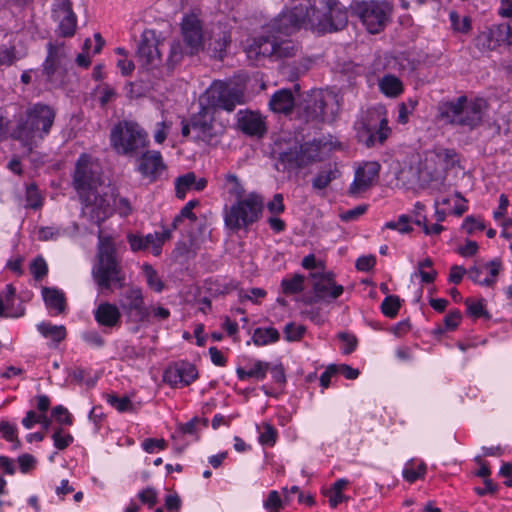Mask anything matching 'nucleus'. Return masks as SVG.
I'll return each mask as SVG.
<instances>
[{
  "mask_svg": "<svg viewBox=\"0 0 512 512\" xmlns=\"http://www.w3.org/2000/svg\"><path fill=\"white\" fill-rule=\"evenodd\" d=\"M55 117L54 108L43 103L33 104L18 115L10 137L19 142L23 155L29 156L49 135Z\"/></svg>",
  "mask_w": 512,
  "mask_h": 512,
  "instance_id": "nucleus-1",
  "label": "nucleus"
},
{
  "mask_svg": "<svg viewBox=\"0 0 512 512\" xmlns=\"http://www.w3.org/2000/svg\"><path fill=\"white\" fill-rule=\"evenodd\" d=\"M97 237L96 258L91 270L94 282L101 292L111 291L112 287L123 288L126 277L113 238L101 230Z\"/></svg>",
  "mask_w": 512,
  "mask_h": 512,
  "instance_id": "nucleus-2",
  "label": "nucleus"
},
{
  "mask_svg": "<svg viewBox=\"0 0 512 512\" xmlns=\"http://www.w3.org/2000/svg\"><path fill=\"white\" fill-rule=\"evenodd\" d=\"M199 111L191 116V139L211 144L221 134L214 124V116L221 110L232 112L237 104H245V98H199Z\"/></svg>",
  "mask_w": 512,
  "mask_h": 512,
  "instance_id": "nucleus-3",
  "label": "nucleus"
},
{
  "mask_svg": "<svg viewBox=\"0 0 512 512\" xmlns=\"http://www.w3.org/2000/svg\"><path fill=\"white\" fill-rule=\"evenodd\" d=\"M487 108L485 98H457L439 106L438 118L445 124L472 130L482 123Z\"/></svg>",
  "mask_w": 512,
  "mask_h": 512,
  "instance_id": "nucleus-4",
  "label": "nucleus"
},
{
  "mask_svg": "<svg viewBox=\"0 0 512 512\" xmlns=\"http://www.w3.org/2000/svg\"><path fill=\"white\" fill-rule=\"evenodd\" d=\"M388 124L387 110L384 106L368 108L361 112L354 124L356 137L367 148L382 146L392 134Z\"/></svg>",
  "mask_w": 512,
  "mask_h": 512,
  "instance_id": "nucleus-5",
  "label": "nucleus"
},
{
  "mask_svg": "<svg viewBox=\"0 0 512 512\" xmlns=\"http://www.w3.org/2000/svg\"><path fill=\"white\" fill-rule=\"evenodd\" d=\"M263 208L262 196L251 192L245 198L236 200L229 208L225 209V226L233 232L248 229L261 218Z\"/></svg>",
  "mask_w": 512,
  "mask_h": 512,
  "instance_id": "nucleus-6",
  "label": "nucleus"
},
{
  "mask_svg": "<svg viewBox=\"0 0 512 512\" xmlns=\"http://www.w3.org/2000/svg\"><path fill=\"white\" fill-rule=\"evenodd\" d=\"M334 147L331 141L325 138L313 139L301 144L298 148L289 149L280 153L279 164L283 170H293L307 167L323 159V155Z\"/></svg>",
  "mask_w": 512,
  "mask_h": 512,
  "instance_id": "nucleus-7",
  "label": "nucleus"
},
{
  "mask_svg": "<svg viewBox=\"0 0 512 512\" xmlns=\"http://www.w3.org/2000/svg\"><path fill=\"white\" fill-rule=\"evenodd\" d=\"M113 148L125 156H136L148 145V135L136 122L123 121L116 125L110 135Z\"/></svg>",
  "mask_w": 512,
  "mask_h": 512,
  "instance_id": "nucleus-8",
  "label": "nucleus"
},
{
  "mask_svg": "<svg viewBox=\"0 0 512 512\" xmlns=\"http://www.w3.org/2000/svg\"><path fill=\"white\" fill-rule=\"evenodd\" d=\"M67 60L68 54L63 42L47 44V56L42 65V73L48 82L61 87L71 82L74 74L66 67Z\"/></svg>",
  "mask_w": 512,
  "mask_h": 512,
  "instance_id": "nucleus-9",
  "label": "nucleus"
},
{
  "mask_svg": "<svg viewBox=\"0 0 512 512\" xmlns=\"http://www.w3.org/2000/svg\"><path fill=\"white\" fill-rule=\"evenodd\" d=\"M265 82L260 77L248 78L237 75L227 80H215L205 90L206 96H243L259 94L265 89Z\"/></svg>",
  "mask_w": 512,
  "mask_h": 512,
  "instance_id": "nucleus-10",
  "label": "nucleus"
},
{
  "mask_svg": "<svg viewBox=\"0 0 512 512\" xmlns=\"http://www.w3.org/2000/svg\"><path fill=\"white\" fill-rule=\"evenodd\" d=\"M118 303V308L123 312L127 323L136 326L134 332L139 330L141 324L150 321L149 307L145 305L141 288L137 286L129 287L121 293Z\"/></svg>",
  "mask_w": 512,
  "mask_h": 512,
  "instance_id": "nucleus-11",
  "label": "nucleus"
},
{
  "mask_svg": "<svg viewBox=\"0 0 512 512\" xmlns=\"http://www.w3.org/2000/svg\"><path fill=\"white\" fill-rule=\"evenodd\" d=\"M368 32L375 34L384 29L390 19L392 6L387 2L361 1L353 7Z\"/></svg>",
  "mask_w": 512,
  "mask_h": 512,
  "instance_id": "nucleus-12",
  "label": "nucleus"
},
{
  "mask_svg": "<svg viewBox=\"0 0 512 512\" xmlns=\"http://www.w3.org/2000/svg\"><path fill=\"white\" fill-rule=\"evenodd\" d=\"M100 175L98 164L87 154L78 158L73 174V186L80 196L98 191Z\"/></svg>",
  "mask_w": 512,
  "mask_h": 512,
  "instance_id": "nucleus-13",
  "label": "nucleus"
},
{
  "mask_svg": "<svg viewBox=\"0 0 512 512\" xmlns=\"http://www.w3.org/2000/svg\"><path fill=\"white\" fill-rule=\"evenodd\" d=\"M458 162L459 157L454 149L435 146L425 151L421 171L434 178L439 173L452 169Z\"/></svg>",
  "mask_w": 512,
  "mask_h": 512,
  "instance_id": "nucleus-14",
  "label": "nucleus"
},
{
  "mask_svg": "<svg viewBox=\"0 0 512 512\" xmlns=\"http://www.w3.org/2000/svg\"><path fill=\"white\" fill-rule=\"evenodd\" d=\"M317 13L318 10L314 6L308 9L307 6L300 4L279 15L274 21L273 29L277 33L289 35L305 23L314 24L315 20L318 19V16H316Z\"/></svg>",
  "mask_w": 512,
  "mask_h": 512,
  "instance_id": "nucleus-15",
  "label": "nucleus"
},
{
  "mask_svg": "<svg viewBox=\"0 0 512 512\" xmlns=\"http://www.w3.org/2000/svg\"><path fill=\"white\" fill-rule=\"evenodd\" d=\"M80 198L83 202L81 214L91 223L100 225L112 215V195L95 191Z\"/></svg>",
  "mask_w": 512,
  "mask_h": 512,
  "instance_id": "nucleus-16",
  "label": "nucleus"
},
{
  "mask_svg": "<svg viewBox=\"0 0 512 512\" xmlns=\"http://www.w3.org/2000/svg\"><path fill=\"white\" fill-rule=\"evenodd\" d=\"M181 35L191 54H196L204 48L203 21L199 13L192 11L183 16L180 23Z\"/></svg>",
  "mask_w": 512,
  "mask_h": 512,
  "instance_id": "nucleus-17",
  "label": "nucleus"
},
{
  "mask_svg": "<svg viewBox=\"0 0 512 512\" xmlns=\"http://www.w3.org/2000/svg\"><path fill=\"white\" fill-rule=\"evenodd\" d=\"M160 44L161 41L154 30L146 29L143 31L136 51V55L142 65L149 68H154L160 65Z\"/></svg>",
  "mask_w": 512,
  "mask_h": 512,
  "instance_id": "nucleus-18",
  "label": "nucleus"
},
{
  "mask_svg": "<svg viewBox=\"0 0 512 512\" xmlns=\"http://www.w3.org/2000/svg\"><path fill=\"white\" fill-rule=\"evenodd\" d=\"M52 18L58 22V34L61 37H72L77 26V17L72 9L70 0H55L52 8Z\"/></svg>",
  "mask_w": 512,
  "mask_h": 512,
  "instance_id": "nucleus-19",
  "label": "nucleus"
},
{
  "mask_svg": "<svg viewBox=\"0 0 512 512\" xmlns=\"http://www.w3.org/2000/svg\"><path fill=\"white\" fill-rule=\"evenodd\" d=\"M198 377L196 367L189 362H178L169 366L163 375L164 381L172 387H185Z\"/></svg>",
  "mask_w": 512,
  "mask_h": 512,
  "instance_id": "nucleus-20",
  "label": "nucleus"
},
{
  "mask_svg": "<svg viewBox=\"0 0 512 512\" xmlns=\"http://www.w3.org/2000/svg\"><path fill=\"white\" fill-rule=\"evenodd\" d=\"M320 4L327 10L324 14V21L319 22L323 30L329 32L338 31L342 30L347 25V12L340 6L338 0H320Z\"/></svg>",
  "mask_w": 512,
  "mask_h": 512,
  "instance_id": "nucleus-21",
  "label": "nucleus"
},
{
  "mask_svg": "<svg viewBox=\"0 0 512 512\" xmlns=\"http://www.w3.org/2000/svg\"><path fill=\"white\" fill-rule=\"evenodd\" d=\"M380 164L376 161H370L363 164L355 172V178L350 185L349 192L357 195L368 190L378 179Z\"/></svg>",
  "mask_w": 512,
  "mask_h": 512,
  "instance_id": "nucleus-22",
  "label": "nucleus"
},
{
  "mask_svg": "<svg viewBox=\"0 0 512 512\" xmlns=\"http://www.w3.org/2000/svg\"><path fill=\"white\" fill-rule=\"evenodd\" d=\"M237 126L245 135L251 137L262 138L267 132L265 117L249 110L238 111Z\"/></svg>",
  "mask_w": 512,
  "mask_h": 512,
  "instance_id": "nucleus-23",
  "label": "nucleus"
},
{
  "mask_svg": "<svg viewBox=\"0 0 512 512\" xmlns=\"http://www.w3.org/2000/svg\"><path fill=\"white\" fill-rule=\"evenodd\" d=\"M313 291L319 299H337L343 293V286L334 281L333 273H312Z\"/></svg>",
  "mask_w": 512,
  "mask_h": 512,
  "instance_id": "nucleus-24",
  "label": "nucleus"
},
{
  "mask_svg": "<svg viewBox=\"0 0 512 512\" xmlns=\"http://www.w3.org/2000/svg\"><path fill=\"white\" fill-rule=\"evenodd\" d=\"M165 168L166 166L159 151L151 150L142 154L139 171L143 176L155 179L162 174Z\"/></svg>",
  "mask_w": 512,
  "mask_h": 512,
  "instance_id": "nucleus-25",
  "label": "nucleus"
},
{
  "mask_svg": "<svg viewBox=\"0 0 512 512\" xmlns=\"http://www.w3.org/2000/svg\"><path fill=\"white\" fill-rule=\"evenodd\" d=\"M94 318L100 326L113 328L119 325L121 312L115 304L103 302L94 310Z\"/></svg>",
  "mask_w": 512,
  "mask_h": 512,
  "instance_id": "nucleus-26",
  "label": "nucleus"
},
{
  "mask_svg": "<svg viewBox=\"0 0 512 512\" xmlns=\"http://www.w3.org/2000/svg\"><path fill=\"white\" fill-rule=\"evenodd\" d=\"M276 35L260 37L254 41L248 50L250 58L275 56Z\"/></svg>",
  "mask_w": 512,
  "mask_h": 512,
  "instance_id": "nucleus-27",
  "label": "nucleus"
},
{
  "mask_svg": "<svg viewBox=\"0 0 512 512\" xmlns=\"http://www.w3.org/2000/svg\"><path fill=\"white\" fill-rule=\"evenodd\" d=\"M501 42L504 43V38L498 31V25L479 33L476 37V46L482 51L494 50Z\"/></svg>",
  "mask_w": 512,
  "mask_h": 512,
  "instance_id": "nucleus-28",
  "label": "nucleus"
},
{
  "mask_svg": "<svg viewBox=\"0 0 512 512\" xmlns=\"http://www.w3.org/2000/svg\"><path fill=\"white\" fill-rule=\"evenodd\" d=\"M42 295L47 308L52 314L58 315L64 312L66 304L63 292L55 288L45 287L42 289Z\"/></svg>",
  "mask_w": 512,
  "mask_h": 512,
  "instance_id": "nucleus-29",
  "label": "nucleus"
},
{
  "mask_svg": "<svg viewBox=\"0 0 512 512\" xmlns=\"http://www.w3.org/2000/svg\"><path fill=\"white\" fill-rule=\"evenodd\" d=\"M78 230V226L76 223L73 224L72 233H75ZM71 234L69 228H64L60 226H46L41 227L38 231V238L41 241H55L60 237L68 236Z\"/></svg>",
  "mask_w": 512,
  "mask_h": 512,
  "instance_id": "nucleus-30",
  "label": "nucleus"
},
{
  "mask_svg": "<svg viewBox=\"0 0 512 512\" xmlns=\"http://www.w3.org/2000/svg\"><path fill=\"white\" fill-rule=\"evenodd\" d=\"M217 37H212L209 42V47L213 50L214 56L222 59L226 48L231 42L230 32L225 28L219 27Z\"/></svg>",
  "mask_w": 512,
  "mask_h": 512,
  "instance_id": "nucleus-31",
  "label": "nucleus"
},
{
  "mask_svg": "<svg viewBox=\"0 0 512 512\" xmlns=\"http://www.w3.org/2000/svg\"><path fill=\"white\" fill-rule=\"evenodd\" d=\"M37 329L45 338H50L56 343L63 341L66 337V328L63 325L41 322L37 325Z\"/></svg>",
  "mask_w": 512,
  "mask_h": 512,
  "instance_id": "nucleus-32",
  "label": "nucleus"
},
{
  "mask_svg": "<svg viewBox=\"0 0 512 512\" xmlns=\"http://www.w3.org/2000/svg\"><path fill=\"white\" fill-rule=\"evenodd\" d=\"M379 88L386 96H397L403 91L402 82L392 74H387L379 80Z\"/></svg>",
  "mask_w": 512,
  "mask_h": 512,
  "instance_id": "nucleus-33",
  "label": "nucleus"
},
{
  "mask_svg": "<svg viewBox=\"0 0 512 512\" xmlns=\"http://www.w3.org/2000/svg\"><path fill=\"white\" fill-rule=\"evenodd\" d=\"M172 229H165L162 232L149 233L145 237L146 247H152L155 256L160 255L162 245L171 238Z\"/></svg>",
  "mask_w": 512,
  "mask_h": 512,
  "instance_id": "nucleus-34",
  "label": "nucleus"
},
{
  "mask_svg": "<svg viewBox=\"0 0 512 512\" xmlns=\"http://www.w3.org/2000/svg\"><path fill=\"white\" fill-rule=\"evenodd\" d=\"M338 176L339 171L336 168H324L312 180V187L316 190L325 189Z\"/></svg>",
  "mask_w": 512,
  "mask_h": 512,
  "instance_id": "nucleus-35",
  "label": "nucleus"
},
{
  "mask_svg": "<svg viewBox=\"0 0 512 512\" xmlns=\"http://www.w3.org/2000/svg\"><path fill=\"white\" fill-rule=\"evenodd\" d=\"M279 339V333L275 328H257L255 329L252 340L257 346H264L274 343Z\"/></svg>",
  "mask_w": 512,
  "mask_h": 512,
  "instance_id": "nucleus-36",
  "label": "nucleus"
},
{
  "mask_svg": "<svg viewBox=\"0 0 512 512\" xmlns=\"http://www.w3.org/2000/svg\"><path fill=\"white\" fill-rule=\"evenodd\" d=\"M275 59L290 58L296 55L297 47L289 39L276 36Z\"/></svg>",
  "mask_w": 512,
  "mask_h": 512,
  "instance_id": "nucleus-37",
  "label": "nucleus"
},
{
  "mask_svg": "<svg viewBox=\"0 0 512 512\" xmlns=\"http://www.w3.org/2000/svg\"><path fill=\"white\" fill-rule=\"evenodd\" d=\"M305 277L301 274H295L291 278H284L281 281V287L285 294H296L304 289Z\"/></svg>",
  "mask_w": 512,
  "mask_h": 512,
  "instance_id": "nucleus-38",
  "label": "nucleus"
},
{
  "mask_svg": "<svg viewBox=\"0 0 512 512\" xmlns=\"http://www.w3.org/2000/svg\"><path fill=\"white\" fill-rule=\"evenodd\" d=\"M294 100L295 98H270L269 107L275 113L289 115L294 109Z\"/></svg>",
  "mask_w": 512,
  "mask_h": 512,
  "instance_id": "nucleus-39",
  "label": "nucleus"
},
{
  "mask_svg": "<svg viewBox=\"0 0 512 512\" xmlns=\"http://www.w3.org/2000/svg\"><path fill=\"white\" fill-rule=\"evenodd\" d=\"M194 184V172H188L182 176H179L175 180L176 196L179 199H184L186 192L193 189Z\"/></svg>",
  "mask_w": 512,
  "mask_h": 512,
  "instance_id": "nucleus-40",
  "label": "nucleus"
},
{
  "mask_svg": "<svg viewBox=\"0 0 512 512\" xmlns=\"http://www.w3.org/2000/svg\"><path fill=\"white\" fill-rule=\"evenodd\" d=\"M0 433L2 437L12 443L13 449H19L21 442L17 437V428L14 424L3 420L0 422Z\"/></svg>",
  "mask_w": 512,
  "mask_h": 512,
  "instance_id": "nucleus-41",
  "label": "nucleus"
},
{
  "mask_svg": "<svg viewBox=\"0 0 512 512\" xmlns=\"http://www.w3.org/2000/svg\"><path fill=\"white\" fill-rule=\"evenodd\" d=\"M225 182L228 188V193L236 198V200L245 198V189L241 184L239 178L232 173H228L225 176Z\"/></svg>",
  "mask_w": 512,
  "mask_h": 512,
  "instance_id": "nucleus-42",
  "label": "nucleus"
},
{
  "mask_svg": "<svg viewBox=\"0 0 512 512\" xmlns=\"http://www.w3.org/2000/svg\"><path fill=\"white\" fill-rule=\"evenodd\" d=\"M400 305V298L398 296L389 295L382 301L381 311L385 316L394 318L398 314Z\"/></svg>",
  "mask_w": 512,
  "mask_h": 512,
  "instance_id": "nucleus-43",
  "label": "nucleus"
},
{
  "mask_svg": "<svg viewBox=\"0 0 512 512\" xmlns=\"http://www.w3.org/2000/svg\"><path fill=\"white\" fill-rule=\"evenodd\" d=\"M143 272L146 277L147 285L155 292H161L164 288L163 282L159 278L156 270L148 264L143 266Z\"/></svg>",
  "mask_w": 512,
  "mask_h": 512,
  "instance_id": "nucleus-44",
  "label": "nucleus"
},
{
  "mask_svg": "<svg viewBox=\"0 0 512 512\" xmlns=\"http://www.w3.org/2000/svg\"><path fill=\"white\" fill-rule=\"evenodd\" d=\"M426 472V465L425 463L421 462L419 465H418V468L415 469L413 467V462L412 461H409L404 469H403V478L410 482V483H413L415 482L416 480H418L419 478H422L424 476Z\"/></svg>",
  "mask_w": 512,
  "mask_h": 512,
  "instance_id": "nucleus-45",
  "label": "nucleus"
},
{
  "mask_svg": "<svg viewBox=\"0 0 512 512\" xmlns=\"http://www.w3.org/2000/svg\"><path fill=\"white\" fill-rule=\"evenodd\" d=\"M451 26L454 31L467 33L471 29V19L468 16H464L462 19L459 14L455 11H451L449 14Z\"/></svg>",
  "mask_w": 512,
  "mask_h": 512,
  "instance_id": "nucleus-46",
  "label": "nucleus"
},
{
  "mask_svg": "<svg viewBox=\"0 0 512 512\" xmlns=\"http://www.w3.org/2000/svg\"><path fill=\"white\" fill-rule=\"evenodd\" d=\"M411 218L407 215H401L395 221L385 223L384 228L396 230L401 234L409 233L413 230L410 225Z\"/></svg>",
  "mask_w": 512,
  "mask_h": 512,
  "instance_id": "nucleus-47",
  "label": "nucleus"
},
{
  "mask_svg": "<svg viewBox=\"0 0 512 512\" xmlns=\"http://www.w3.org/2000/svg\"><path fill=\"white\" fill-rule=\"evenodd\" d=\"M52 439L54 446L59 450L66 449L73 442V436L68 432H64L62 428H57L54 431Z\"/></svg>",
  "mask_w": 512,
  "mask_h": 512,
  "instance_id": "nucleus-48",
  "label": "nucleus"
},
{
  "mask_svg": "<svg viewBox=\"0 0 512 512\" xmlns=\"http://www.w3.org/2000/svg\"><path fill=\"white\" fill-rule=\"evenodd\" d=\"M43 205V199L36 186L31 185L26 190V207L37 210Z\"/></svg>",
  "mask_w": 512,
  "mask_h": 512,
  "instance_id": "nucleus-49",
  "label": "nucleus"
},
{
  "mask_svg": "<svg viewBox=\"0 0 512 512\" xmlns=\"http://www.w3.org/2000/svg\"><path fill=\"white\" fill-rule=\"evenodd\" d=\"M107 401L119 412H126L133 409L131 400L126 396L118 397L116 395H109Z\"/></svg>",
  "mask_w": 512,
  "mask_h": 512,
  "instance_id": "nucleus-50",
  "label": "nucleus"
},
{
  "mask_svg": "<svg viewBox=\"0 0 512 512\" xmlns=\"http://www.w3.org/2000/svg\"><path fill=\"white\" fill-rule=\"evenodd\" d=\"M277 431L269 423L263 425V431L260 433L259 441L262 445L273 446L276 442Z\"/></svg>",
  "mask_w": 512,
  "mask_h": 512,
  "instance_id": "nucleus-51",
  "label": "nucleus"
},
{
  "mask_svg": "<svg viewBox=\"0 0 512 512\" xmlns=\"http://www.w3.org/2000/svg\"><path fill=\"white\" fill-rule=\"evenodd\" d=\"M303 325H296L295 323H288L284 328L285 338L288 341H298L305 333Z\"/></svg>",
  "mask_w": 512,
  "mask_h": 512,
  "instance_id": "nucleus-52",
  "label": "nucleus"
},
{
  "mask_svg": "<svg viewBox=\"0 0 512 512\" xmlns=\"http://www.w3.org/2000/svg\"><path fill=\"white\" fill-rule=\"evenodd\" d=\"M82 340L91 347L101 348L104 346V339L95 330L85 331L81 334Z\"/></svg>",
  "mask_w": 512,
  "mask_h": 512,
  "instance_id": "nucleus-53",
  "label": "nucleus"
},
{
  "mask_svg": "<svg viewBox=\"0 0 512 512\" xmlns=\"http://www.w3.org/2000/svg\"><path fill=\"white\" fill-rule=\"evenodd\" d=\"M30 270L34 278L39 280L48 272L47 263L42 257H36L30 265Z\"/></svg>",
  "mask_w": 512,
  "mask_h": 512,
  "instance_id": "nucleus-54",
  "label": "nucleus"
},
{
  "mask_svg": "<svg viewBox=\"0 0 512 512\" xmlns=\"http://www.w3.org/2000/svg\"><path fill=\"white\" fill-rule=\"evenodd\" d=\"M183 57V49L180 41L175 40L170 45V53L168 57V65L173 68L181 61Z\"/></svg>",
  "mask_w": 512,
  "mask_h": 512,
  "instance_id": "nucleus-55",
  "label": "nucleus"
},
{
  "mask_svg": "<svg viewBox=\"0 0 512 512\" xmlns=\"http://www.w3.org/2000/svg\"><path fill=\"white\" fill-rule=\"evenodd\" d=\"M461 314L458 310L449 312L444 318V328L439 327L437 331L439 333L445 330H454L460 323Z\"/></svg>",
  "mask_w": 512,
  "mask_h": 512,
  "instance_id": "nucleus-56",
  "label": "nucleus"
},
{
  "mask_svg": "<svg viewBox=\"0 0 512 512\" xmlns=\"http://www.w3.org/2000/svg\"><path fill=\"white\" fill-rule=\"evenodd\" d=\"M263 506L269 511H278V509L283 507V501L279 493L276 490H272L269 492L267 499L264 500Z\"/></svg>",
  "mask_w": 512,
  "mask_h": 512,
  "instance_id": "nucleus-57",
  "label": "nucleus"
},
{
  "mask_svg": "<svg viewBox=\"0 0 512 512\" xmlns=\"http://www.w3.org/2000/svg\"><path fill=\"white\" fill-rule=\"evenodd\" d=\"M52 416L60 424L72 425V423H73L72 416L70 415L68 410L62 405H58L53 408Z\"/></svg>",
  "mask_w": 512,
  "mask_h": 512,
  "instance_id": "nucleus-58",
  "label": "nucleus"
},
{
  "mask_svg": "<svg viewBox=\"0 0 512 512\" xmlns=\"http://www.w3.org/2000/svg\"><path fill=\"white\" fill-rule=\"evenodd\" d=\"M267 209L272 215H279L285 211L283 202V195L277 193L273 196L272 200L268 202Z\"/></svg>",
  "mask_w": 512,
  "mask_h": 512,
  "instance_id": "nucleus-59",
  "label": "nucleus"
},
{
  "mask_svg": "<svg viewBox=\"0 0 512 512\" xmlns=\"http://www.w3.org/2000/svg\"><path fill=\"white\" fill-rule=\"evenodd\" d=\"M367 205H358L352 209H349L343 213H341L340 218L342 221L350 222L357 220L360 216H362L367 211Z\"/></svg>",
  "mask_w": 512,
  "mask_h": 512,
  "instance_id": "nucleus-60",
  "label": "nucleus"
},
{
  "mask_svg": "<svg viewBox=\"0 0 512 512\" xmlns=\"http://www.w3.org/2000/svg\"><path fill=\"white\" fill-rule=\"evenodd\" d=\"M468 277L471 279L474 283L483 285V286H492L494 285V279H488V278H482V269L479 267H472L468 270Z\"/></svg>",
  "mask_w": 512,
  "mask_h": 512,
  "instance_id": "nucleus-61",
  "label": "nucleus"
},
{
  "mask_svg": "<svg viewBox=\"0 0 512 512\" xmlns=\"http://www.w3.org/2000/svg\"><path fill=\"white\" fill-rule=\"evenodd\" d=\"M268 370L269 363L258 360L251 366V368L249 369V373L251 377L263 380L266 377Z\"/></svg>",
  "mask_w": 512,
  "mask_h": 512,
  "instance_id": "nucleus-62",
  "label": "nucleus"
},
{
  "mask_svg": "<svg viewBox=\"0 0 512 512\" xmlns=\"http://www.w3.org/2000/svg\"><path fill=\"white\" fill-rule=\"evenodd\" d=\"M462 228L467 234H473L476 230H483L485 225L482 221L472 216H468L465 218Z\"/></svg>",
  "mask_w": 512,
  "mask_h": 512,
  "instance_id": "nucleus-63",
  "label": "nucleus"
},
{
  "mask_svg": "<svg viewBox=\"0 0 512 512\" xmlns=\"http://www.w3.org/2000/svg\"><path fill=\"white\" fill-rule=\"evenodd\" d=\"M127 241L130 245V249L133 252H138L147 249L144 236L129 233L127 235Z\"/></svg>",
  "mask_w": 512,
  "mask_h": 512,
  "instance_id": "nucleus-64",
  "label": "nucleus"
}]
</instances>
